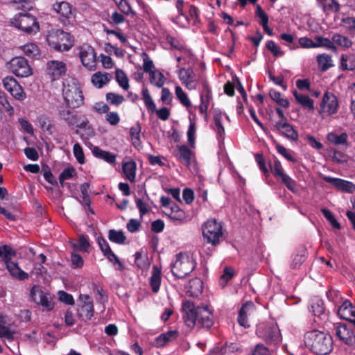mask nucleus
<instances>
[{
  "mask_svg": "<svg viewBox=\"0 0 355 355\" xmlns=\"http://www.w3.org/2000/svg\"><path fill=\"white\" fill-rule=\"evenodd\" d=\"M276 149L277 152L281 154L283 157H284L287 160L295 162L296 159L293 157V156L288 151V150L281 144L277 143L276 144Z\"/></svg>",
  "mask_w": 355,
  "mask_h": 355,
  "instance_id": "obj_61",
  "label": "nucleus"
},
{
  "mask_svg": "<svg viewBox=\"0 0 355 355\" xmlns=\"http://www.w3.org/2000/svg\"><path fill=\"white\" fill-rule=\"evenodd\" d=\"M11 24L28 34L36 33L40 31L36 17L29 13H19L11 20Z\"/></svg>",
  "mask_w": 355,
  "mask_h": 355,
  "instance_id": "obj_6",
  "label": "nucleus"
},
{
  "mask_svg": "<svg viewBox=\"0 0 355 355\" xmlns=\"http://www.w3.org/2000/svg\"><path fill=\"white\" fill-rule=\"evenodd\" d=\"M135 264L139 269L145 270L148 268L150 262L146 254L137 252L135 254Z\"/></svg>",
  "mask_w": 355,
  "mask_h": 355,
  "instance_id": "obj_36",
  "label": "nucleus"
},
{
  "mask_svg": "<svg viewBox=\"0 0 355 355\" xmlns=\"http://www.w3.org/2000/svg\"><path fill=\"white\" fill-rule=\"evenodd\" d=\"M195 261L192 257L184 253H179L172 266L173 274L178 277L183 278L189 275L195 268Z\"/></svg>",
  "mask_w": 355,
  "mask_h": 355,
  "instance_id": "obj_7",
  "label": "nucleus"
},
{
  "mask_svg": "<svg viewBox=\"0 0 355 355\" xmlns=\"http://www.w3.org/2000/svg\"><path fill=\"white\" fill-rule=\"evenodd\" d=\"M317 61L320 69L323 71L333 66L331 57L327 54L318 55Z\"/></svg>",
  "mask_w": 355,
  "mask_h": 355,
  "instance_id": "obj_37",
  "label": "nucleus"
},
{
  "mask_svg": "<svg viewBox=\"0 0 355 355\" xmlns=\"http://www.w3.org/2000/svg\"><path fill=\"white\" fill-rule=\"evenodd\" d=\"M278 180L281 181L282 183L284 184L288 188V189H289L291 191H295L296 182L287 174L284 173V175H282L280 177V179Z\"/></svg>",
  "mask_w": 355,
  "mask_h": 355,
  "instance_id": "obj_53",
  "label": "nucleus"
},
{
  "mask_svg": "<svg viewBox=\"0 0 355 355\" xmlns=\"http://www.w3.org/2000/svg\"><path fill=\"white\" fill-rule=\"evenodd\" d=\"M191 155L192 151L187 146L182 145L178 147L176 157L180 162L187 166H189L191 164Z\"/></svg>",
  "mask_w": 355,
  "mask_h": 355,
  "instance_id": "obj_24",
  "label": "nucleus"
},
{
  "mask_svg": "<svg viewBox=\"0 0 355 355\" xmlns=\"http://www.w3.org/2000/svg\"><path fill=\"white\" fill-rule=\"evenodd\" d=\"M222 114L220 111L216 112L214 116V129L219 137H222L225 134V128L221 123Z\"/></svg>",
  "mask_w": 355,
  "mask_h": 355,
  "instance_id": "obj_42",
  "label": "nucleus"
},
{
  "mask_svg": "<svg viewBox=\"0 0 355 355\" xmlns=\"http://www.w3.org/2000/svg\"><path fill=\"white\" fill-rule=\"evenodd\" d=\"M256 333L268 345H276L280 342V332L275 324L261 323L257 326Z\"/></svg>",
  "mask_w": 355,
  "mask_h": 355,
  "instance_id": "obj_8",
  "label": "nucleus"
},
{
  "mask_svg": "<svg viewBox=\"0 0 355 355\" xmlns=\"http://www.w3.org/2000/svg\"><path fill=\"white\" fill-rule=\"evenodd\" d=\"M322 178L343 192L353 193L355 191V184L351 182L325 175H323Z\"/></svg>",
  "mask_w": 355,
  "mask_h": 355,
  "instance_id": "obj_18",
  "label": "nucleus"
},
{
  "mask_svg": "<svg viewBox=\"0 0 355 355\" xmlns=\"http://www.w3.org/2000/svg\"><path fill=\"white\" fill-rule=\"evenodd\" d=\"M250 355H270L269 349L263 344H258L252 351Z\"/></svg>",
  "mask_w": 355,
  "mask_h": 355,
  "instance_id": "obj_64",
  "label": "nucleus"
},
{
  "mask_svg": "<svg viewBox=\"0 0 355 355\" xmlns=\"http://www.w3.org/2000/svg\"><path fill=\"white\" fill-rule=\"evenodd\" d=\"M175 95L180 103L184 107H189L191 105L187 94L182 90L180 86L175 87Z\"/></svg>",
  "mask_w": 355,
  "mask_h": 355,
  "instance_id": "obj_45",
  "label": "nucleus"
},
{
  "mask_svg": "<svg viewBox=\"0 0 355 355\" xmlns=\"http://www.w3.org/2000/svg\"><path fill=\"white\" fill-rule=\"evenodd\" d=\"M253 303L250 302L243 304L242 306L241 307L238 315V322L241 326H243L244 327H250V324H248L246 310L249 307H253Z\"/></svg>",
  "mask_w": 355,
  "mask_h": 355,
  "instance_id": "obj_32",
  "label": "nucleus"
},
{
  "mask_svg": "<svg viewBox=\"0 0 355 355\" xmlns=\"http://www.w3.org/2000/svg\"><path fill=\"white\" fill-rule=\"evenodd\" d=\"M353 324L344 322L335 324V334L336 337L348 346L355 345V334Z\"/></svg>",
  "mask_w": 355,
  "mask_h": 355,
  "instance_id": "obj_12",
  "label": "nucleus"
},
{
  "mask_svg": "<svg viewBox=\"0 0 355 355\" xmlns=\"http://www.w3.org/2000/svg\"><path fill=\"white\" fill-rule=\"evenodd\" d=\"M266 46L273 55L276 57L282 56L284 55V52L281 50V48L272 40L268 41Z\"/></svg>",
  "mask_w": 355,
  "mask_h": 355,
  "instance_id": "obj_58",
  "label": "nucleus"
},
{
  "mask_svg": "<svg viewBox=\"0 0 355 355\" xmlns=\"http://www.w3.org/2000/svg\"><path fill=\"white\" fill-rule=\"evenodd\" d=\"M324 216L326 219L331 224V225L336 229H340V223L336 220L332 213L326 208H322L321 209Z\"/></svg>",
  "mask_w": 355,
  "mask_h": 355,
  "instance_id": "obj_54",
  "label": "nucleus"
},
{
  "mask_svg": "<svg viewBox=\"0 0 355 355\" xmlns=\"http://www.w3.org/2000/svg\"><path fill=\"white\" fill-rule=\"evenodd\" d=\"M60 116L69 126H73L80 129H91L89 121L85 116L80 115L77 112H72L69 109H64L59 111Z\"/></svg>",
  "mask_w": 355,
  "mask_h": 355,
  "instance_id": "obj_9",
  "label": "nucleus"
},
{
  "mask_svg": "<svg viewBox=\"0 0 355 355\" xmlns=\"http://www.w3.org/2000/svg\"><path fill=\"white\" fill-rule=\"evenodd\" d=\"M196 123L194 122H191L189 126V129L187 131V138L188 143L191 146V147H194L195 145V135H196Z\"/></svg>",
  "mask_w": 355,
  "mask_h": 355,
  "instance_id": "obj_60",
  "label": "nucleus"
},
{
  "mask_svg": "<svg viewBox=\"0 0 355 355\" xmlns=\"http://www.w3.org/2000/svg\"><path fill=\"white\" fill-rule=\"evenodd\" d=\"M182 318L191 329L197 324L200 328L209 329L214 324L213 312L206 306H196L190 300H184L182 304Z\"/></svg>",
  "mask_w": 355,
  "mask_h": 355,
  "instance_id": "obj_1",
  "label": "nucleus"
},
{
  "mask_svg": "<svg viewBox=\"0 0 355 355\" xmlns=\"http://www.w3.org/2000/svg\"><path fill=\"white\" fill-rule=\"evenodd\" d=\"M269 95L270 98L275 101L279 105L287 108L289 107V101L288 99L284 98L282 96V94L275 90V89H270L269 92Z\"/></svg>",
  "mask_w": 355,
  "mask_h": 355,
  "instance_id": "obj_39",
  "label": "nucleus"
},
{
  "mask_svg": "<svg viewBox=\"0 0 355 355\" xmlns=\"http://www.w3.org/2000/svg\"><path fill=\"white\" fill-rule=\"evenodd\" d=\"M98 244L103 252V254L112 262L114 263H120L119 259L115 255V254L112 251L107 241L103 237H98L97 239Z\"/></svg>",
  "mask_w": 355,
  "mask_h": 355,
  "instance_id": "obj_22",
  "label": "nucleus"
},
{
  "mask_svg": "<svg viewBox=\"0 0 355 355\" xmlns=\"http://www.w3.org/2000/svg\"><path fill=\"white\" fill-rule=\"evenodd\" d=\"M90 185L87 182H85L80 186V191L82 193L83 197V203L85 205L89 206L91 203L90 198L89 196V189Z\"/></svg>",
  "mask_w": 355,
  "mask_h": 355,
  "instance_id": "obj_55",
  "label": "nucleus"
},
{
  "mask_svg": "<svg viewBox=\"0 0 355 355\" xmlns=\"http://www.w3.org/2000/svg\"><path fill=\"white\" fill-rule=\"evenodd\" d=\"M202 235L205 241L212 245H217L223 238V226L216 219L211 218L202 225Z\"/></svg>",
  "mask_w": 355,
  "mask_h": 355,
  "instance_id": "obj_5",
  "label": "nucleus"
},
{
  "mask_svg": "<svg viewBox=\"0 0 355 355\" xmlns=\"http://www.w3.org/2000/svg\"><path fill=\"white\" fill-rule=\"evenodd\" d=\"M337 97L332 93L326 92L320 103V114L322 118L336 114L338 111Z\"/></svg>",
  "mask_w": 355,
  "mask_h": 355,
  "instance_id": "obj_13",
  "label": "nucleus"
},
{
  "mask_svg": "<svg viewBox=\"0 0 355 355\" xmlns=\"http://www.w3.org/2000/svg\"><path fill=\"white\" fill-rule=\"evenodd\" d=\"M111 75L107 72L98 71L92 76L91 81L97 88H102L111 80Z\"/></svg>",
  "mask_w": 355,
  "mask_h": 355,
  "instance_id": "obj_23",
  "label": "nucleus"
},
{
  "mask_svg": "<svg viewBox=\"0 0 355 355\" xmlns=\"http://www.w3.org/2000/svg\"><path fill=\"white\" fill-rule=\"evenodd\" d=\"M142 96L144 104L147 109L149 111L154 112L156 110L155 104L153 102L147 88H144L142 89Z\"/></svg>",
  "mask_w": 355,
  "mask_h": 355,
  "instance_id": "obj_46",
  "label": "nucleus"
},
{
  "mask_svg": "<svg viewBox=\"0 0 355 355\" xmlns=\"http://www.w3.org/2000/svg\"><path fill=\"white\" fill-rule=\"evenodd\" d=\"M334 45L338 46L342 48L348 49L352 46L353 42L349 39L348 37L340 35L335 34L332 36Z\"/></svg>",
  "mask_w": 355,
  "mask_h": 355,
  "instance_id": "obj_34",
  "label": "nucleus"
},
{
  "mask_svg": "<svg viewBox=\"0 0 355 355\" xmlns=\"http://www.w3.org/2000/svg\"><path fill=\"white\" fill-rule=\"evenodd\" d=\"M125 178L131 182H135L136 176V163L132 161H128L123 163L122 167Z\"/></svg>",
  "mask_w": 355,
  "mask_h": 355,
  "instance_id": "obj_31",
  "label": "nucleus"
},
{
  "mask_svg": "<svg viewBox=\"0 0 355 355\" xmlns=\"http://www.w3.org/2000/svg\"><path fill=\"white\" fill-rule=\"evenodd\" d=\"M78 314L83 321H89L94 316V307L93 302L88 295H80L79 297Z\"/></svg>",
  "mask_w": 355,
  "mask_h": 355,
  "instance_id": "obj_14",
  "label": "nucleus"
},
{
  "mask_svg": "<svg viewBox=\"0 0 355 355\" xmlns=\"http://www.w3.org/2000/svg\"><path fill=\"white\" fill-rule=\"evenodd\" d=\"M116 79L119 85L125 90H128L129 88V81L127 76L121 69L116 71Z\"/></svg>",
  "mask_w": 355,
  "mask_h": 355,
  "instance_id": "obj_47",
  "label": "nucleus"
},
{
  "mask_svg": "<svg viewBox=\"0 0 355 355\" xmlns=\"http://www.w3.org/2000/svg\"><path fill=\"white\" fill-rule=\"evenodd\" d=\"M5 265L12 277L19 280H24L28 278V273L19 268L17 263L11 261H8Z\"/></svg>",
  "mask_w": 355,
  "mask_h": 355,
  "instance_id": "obj_26",
  "label": "nucleus"
},
{
  "mask_svg": "<svg viewBox=\"0 0 355 355\" xmlns=\"http://www.w3.org/2000/svg\"><path fill=\"white\" fill-rule=\"evenodd\" d=\"M306 347L317 355L329 354L334 349L331 336L318 329L306 331L304 336Z\"/></svg>",
  "mask_w": 355,
  "mask_h": 355,
  "instance_id": "obj_2",
  "label": "nucleus"
},
{
  "mask_svg": "<svg viewBox=\"0 0 355 355\" xmlns=\"http://www.w3.org/2000/svg\"><path fill=\"white\" fill-rule=\"evenodd\" d=\"M272 172L277 180H279L280 177L285 173L283 167L278 159H275L272 166H271Z\"/></svg>",
  "mask_w": 355,
  "mask_h": 355,
  "instance_id": "obj_56",
  "label": "nucleus"
},
{
  "mask_svg": "<svg viewBox=\"0 0 355 355\" xmlns=\"http://www.w3.org/2000/svg\"><path fill=\"white\" fill-rule=\"evenodd\" d=\"M234 270L232 268L226 267L224 269L223 274L220 278V284L223 287L226 286V283L232 278Z\"/></svg>",
  "mask_w": 355,
  "mask_h": 355,
  "instance_id": "obj_59",
  "label": "nucleus"
},
{
  "mask_svg": "<svg viewBox=\"0 0 355 355\" xmlns=\"http://www.w3.org/2000/svg\"><path fill=\"white\" fill-rule=\"evenodd\" d=\"M204 90L200 94V104L199 105V111L200 114L207 115L209 105L212 100V94L211 88L208 83L205 80L203 83Z\"/></svg>",
  "mask_w": 355,
  "mask_h": 355,
  "instance_id": "obj_20",
  "label": "nucleus"
},
{
  "mask_svg": "<svg viewBox=\"0 0 355 355\" xmlns=\"http://www.w3.org/2000/svg\"><path fill=\"white\" fill-rule=\"evenodd\" d=\"M17 83H19L17 80L11 76H6L3 79V87L8 92L14 88Z\"/></svg>",
  "mask_w": 355,
  "mask_h": 355,
  "instance_id": "obj_62",
  "label": "nucleus"
},
{
  "mask_svg": "<svg viewBox=\"0 0 355 355\" xmlns=\"http://www.w3.org/2000/svg\"><path fill=\"white\" fill-rule=\"evenodd\" d=\"M106 100L110 104L117 106L124 101V97L120 94L109 92L106 94Z\"/></svg>",
  "mask_w": 355,
  "mask_h": 355,
  "instance_id": "obj_52",
  "label": "nucleus"
},
{
  "mask_svg": "<svg viewBox=\"0 0 355 355\" xmlns=\"http://www.w3.org/2000/svg\"><path fill=\"white\" fill-rule=\"evenodd\" d=\"M315 40L317 43L315 45L318 46H324L329 49H332L334 51L336 50V46L334 45L333 40H329L328 38H324L321 36H317L315 37Z\"/></svg>",
  "mask_w": 355,
  "mask_h": 355,
  "instance_id": "obj_51",
  "label": "nucleus"
},
{
  "mask_svg": "<svg viewBox=\"0 0 355 355\" xmlns=\"http://www.w3.org/2000/svg\"><path fill=\"white\" fill-rule=\"evenodd\" d=\"M162 279L161 270L157 266H153L152 275L150 278V285L152 288H159Z\"/></svg>",
  "mask_w": 355,
  "mask_h": 355,
  "instance_id": "obj_35",
  "label": "nucleus"
},
{
  "mask_svg": "<svg viewBox=\"0 0 355 355\" xmlns=\"http://www.w3.org/2000/svg\"><path fill=\"white\" fill-rule=\"evenodd\" d=\"M46 72L52 80H58L64 76L67 72L66 64L57 60L49 61L47 63Z\"/></svg>",
  "mask_w": 355,
  "mask_h": 355,
  "instance_id": "obj_16",
  "label": "nucleus"
},
{
  "mask_svg": "<svg viewBox=\"0 0 355 355\" xmlns=\"http://www.w3.org/2000/svg\"><path fill=\"white\" fill-rule=\"evenodd\" d=\"M275 130L281 135L292 141L298 139V133L293 126L287 121H279L275 125Z\"/></svg>",
  "mask_w": 355,
  "mask_h": 355,
  "instance_id": "obj_19",
  "label": "nucleus"
},
{
  "mask_svg": "<svg viewBox=\"0 0 355 355\" xmlns=\"http://www.w3.org/2000/svg\"><path fill=\"white\" fill-rule=\"evenodd\" d=\"M318 4L326 12H338L340 10V4L337 0H317Z\"/></svg>",
  "mask_w": 355,
  "mask_h": 355,
  "instance_id": "obj_27",
  "label": "nucleus"
},
{
  "mask_svg": "<svg viewBox=\"0 0 355 355\" xmlns=\"http://www.w3.org/2000/svg\"><path fill=\"white\" fill-rule=\"evenodd\" d=\"M164 213L172 220L178 223H182L186 219L185 212L178 205L173 204L171 207L164 211Z\"/></svg>",
  "mask_w": 355,
  "mask_h": 355,
  "instance_id": "obj_21",
  "label": "nucleus"
},
{
  "mask_svg": "<svg viewBox=\"0 0 355 355\" xmlns=\"http://www.w3.org/2000/svg\"><path fill=\"white\" fill-rule=\"evenodd\" d=\"M7 68L15 76L21 78L32 75V69L28 60L24 57H15L7 64Z\"/></svg>",
  "mask_w": 355,
  "mask_h": 355,
  "instance_id": "obj_10",
  "label": "nucleus"
},
{
  "mask_svg": "<svg viewBox=\"0 0 355 355\" xmlns=\"http://www.w3.org/2000/svg\"><path fill=\"white\" fill-rule=\"evenodd\" d=\"M79 58L84 67L89 70L94 71L96 69V55L92 46H81L79 49Z\"/></svg>",
  "mask_w": 355,
  "mask_h": 355,
  "instance_id": "obj_15",
  "label": "nucleus"
},
{
  "mask_svg": "<svg viewBox=\"0 0 355 355\" xmlns=\"http://www.w3.org/2000/svg\"><path fill=\"white\" fill-rule=\"evenodd\" d=\"M73 151L77 161L81 164H84L85 162V159L84 156L83 150L78 143L74 144Z\"/></svg>",
  "mask_w": 355,
  "mask_h": 355,
  "instance_id": "obj_57",
  "label": "nucleus"
},
{
  "mask_svg": "<svg viewBox=\"0 0 355 355\" xmlns=\"http://www.w3.org/2000/svg\"><path fill=\"white\" fill-rule=\"evenodd\" d=\"M310 311L315 316H320L324 312V301L318 296L313 297L310 300Z\"/></svg>",
  "mask_w": 355,
  "mask_h": 355,
  "instance_id": "obj_25",
  "label": "nucleus"
},
{
  "mask_svg": "<svg viewBox=\"0 0 355 355\" xmlns=\"http://www.w3.org/2000/svg\"><path fill=\"white\" fill-rule=\"evenodd\" d=\"M30 298L37 306L42 307L43 311H51L55 304L51 295L44 290H30Z\"/></svg>",
  "mask_w": 355,
  "mask_h": 355,
  "instance_id": "obj_11",
  "label": "nucleus"
},
{
  "mask_svg": "<svg viewBox=\"0 0 355 355\" xmlns=\"http://www.w3.org/2000/svg\"><path fill=\"white\" fill-rule=\"evenodd\" d=\"M9 92L13 98L19 101H23L26 98V94L19 83H17Z\"/></svg>",
  "mask_w": 355,
  "mask_h": 355,
  "instance_id": "obj_48",
  "label": "nucleus"
},
{
  "mask_svg": "<svg viewBox=\"0 0 355 355\" xmlns=\"http://www.w3.org/2000/svg\"><path fill=\"white\" fill-rule=\"evenodd\" d=\"M63 96L69 107L78 108L84 103V96L80 87L74 80L64 85Z\"/></svg>",
  "mask_w": 355,
  "mask_h": 355,
  "instance_id": "obj_4",
  "label": "nucleus"
},
{
  "mask_svg": "<svg viewBox=\"0 0 355 355\" xmlns=\"http://www.w3.org/2000/svg\"><path fill=\"white\" fill-rule=\"evenodd\" d=\"M16 252L10 246L4 245L0 246V257L4 260V263L11 261L12 257H15Z\"/></svg>",
  "mask_w": 355,
  "mask_h": 355,
  "instance_id": "obj_38",
  "label": "nucleus"
},
{
  "mask_svg": "<svg viewBox=\"0 0 355 355\" xmlns=\"http://www.w3.org/2000/svg\"><path fill=\"white\" fill-rule=\"evenodd\" d=\"M296 101L303 108L313 110L314 109L313 100H312L308 95L298 93L296 90L293 92Z\"/></svg>",
  "mask_w": 355,
  "mask_h": 355,
  "instance_id": "obj_30",
  "label": "nucleus"
},
{
  "mask_svg": "<svg viewBox=\"0 0 355 355\" xmlns=\"http://www.w3.org/2000/svg\"><path fill=\"white\" fill-rule=\"evenodd\" d=\"M92 153L96 157L101 159L109 164H114L116 162V156L115 154L103 150L99 147H94L92 149Z\"/></svg>",
  "mask_w": 355,
  "mask_h": 355,
  "instance_id": "obj_28",
  "label": "nucleus"
},
{
  "mask_svg": "<svg viewBox=\"0 0 355 355\" xmlns=\"http://www.w3.org/2000/svg\"><path fill=\"white\" fill-rule=\"evenodd\" d=\"M342 26L350 34H355V17H347L342 19Z\"/></svg>",
  "mask_w": 355,
  "mask_h": 355,
  "instance_id": "obj_50",
  "label": "nucleus"
},
{
  "mask_svg": "<svg viewBox=\"0 0 355 355\" xmlns=\"http://www.w3.org/2000/svg\"><path fill=\"white\" fill-rule=\"evenodd\" d=\"M58 297L60 301L65 303L66 304L69 305H73L74 304V300L73 296L71 294H69L64 291L60 290L58 291Z\"/></svg>",
  "mask_w": 355,
  "mask_h": 355,
  "instance_id": "obj_63",
  "label": "nucleus"
},
{
  "mask_svg": "<svg viewBox=\"0 0 355 355\" xmlns=\"http://www.w3.org/2000/svg\"><path fill=\"white\" fill-rule=\"evenodd\" d=\"M46 41L50 46L57 51H68L73 46L71 35L60 29L49 31Z\"/></svg>",
  "mask_w": 355,
  "mask_h": 355,
  "instance_id": "obj_3",
  "label": "nucleus"
},
{
  "mask_svg": "<svg viewBox=\"0 0 355 355\" xmlns=\"http://www.w3.org/2000/svg\"><path fill=\"white\" fill-rule=\"evenodd\" d=\"M327 139L329 142L336 145H341L347 143V135L346 133H342L337 135L334 132H330L327 135Z\"/></svg>",
  "mask_w": 355,
  "mask_h": 355,
  "instance_id": "obj_41",
  "label": "nucleus"
},
{
  "mask_svg": "<svg viewBox=\"0 0 355 355\" xmlns=\"http://www.w3.org/2000/svg\"><path fill=\"white\" fill-rule=\"evenodd\" d=\"M141 126L139 123L133 125L130 130V135L132 145L135 148L141 146V141L140 139Z\"/></svg>",
  "mask_w": 355,
  "mask_h": 355,
  "instance_id": "obj_33",
  "label": "nucleus"
},
{
  "mask_svg": "<svg viewBox=\"0 0 355 355\" xmlns=\"http://www.w3.org/2000/svg\"><path fill=\"white\" fill-rule=\"evenodd\" d=\"M53 9L66 19L73 15L71 6L67 1L56 2L53 4Z\"/></svg>",
  "mask_w": 355,
  "mask_h": 355,
  "instance_id": "obj_29",
  "label": "nucleus"
},
{
  "mask_svg": "<svg viewBox=\"0 0 355 355\" xmlns=\"http://www.w3.org/2000/svg\"><path fill=\"white\" fill-rule=\"evenodd\" d=\"M24 53L31 58H35L40 55V49L38 46L33 44L29 43L21 46Z\"/></svg>",
  "mask_w": 355,
  "mask_h": 355,
  "instance_id": "obj_40",
  "label": "nucleus"
},
{
  "mask_svg": "<svg viewBox=\"0 0 355 355\" xmlns=\"http://www.w3.org/2000/svg\"><path fill=\"white\" fill-rule=\"evenodd\" d=\"M178 75L182 83L196 78L195 74L191 68H181L179 70Z\"/></svg>",
  "mask_w": 355,
  "mask_h": 355,
  "instance_id": "obj_49",
  "label": "nucleus"
},
{
  "mask_svg": "<svg viewBox=\"0 0 355 355\" xmlns=\"http://www.w3.org/2000/svg\"><path fill=\"white\" fill-rule=\"evenodd\" d=\"M108 239L116 243L123 244L126 237L122 231L110 230L108 233Z\"/></svg>",
  "mask_w": 355,
  "mask_h": 355,
  "instance_id": "obj_44",
  "label": "nucleus"
},
{
  "mask_svg": "<svg viewBox=\"0 0 355 355\" xmlns=\"http://www.w3.org/2000/svg\"><path fill=\"white\" fill-rule=\"evenodd\" d=\"M150 74V82L157 87H162L165 83L164 75L159 71H153Z\"/></svg>",
  "mask_w": 355,
  "mask_h": 355,
  "instance_id": "obj_43",
  "label": "nucleus"
},
{
  "mask_svg": "<svg viewBox=\"0 0 355 355\" xmlns=\"http://www.w3.org/2000/svg\"><path fill=\"white\" fill-rule=\"evenodd\" d=\"M337 314L340 318L350 322L355 325V306L347 300L343 302L337 310Z\"/></svg>",
  "mask_w": 355,
  "mask_h": 355,
  "instance_id": "obj_17",
  "label": "nucleus"
}]
</instances>
